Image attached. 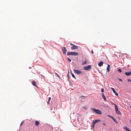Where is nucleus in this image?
I'll return each mask as SVG.
<instances>
[{
    "mask_svg": "<svg viewBox=\"0 0 131 131\" xmlns=\"http://www.w3.org/2000/svg\"><path fill=\"white\" fill-rule=\"evenodd\" d=\"M91 52L92 53V54H93V50H92L91 51Z\"/></svg>",
    "mask_w": 131,
    "mask_h": 131,
    "instance_id": "obj_31",
    "label": "nucleus"
},
{
    "mask_svg": "<svg viewBox=\"0 0 131 131\" xmlns=\"http://www.w3.org/2000/svg\"><path fill=\"white\" fill-rule=\"evenodd\" d=\"M103 125L104 126H105L106 125V124L104 123L103 124Z\"/></svg>",
    "mask_w": 131,
    "mask_h": 131,
    "instance_id": "obj_32",
    "label": "nucleus"
},
{
    "mask_svg": "<svg viewBox=\"0 0 131 131\" xmlns=\"http://www.w3.org/2000/svg\"><path fill=\"white\" fill-rule=\"evenodd\" d=\"M130 106H131V105Z\"/></svg>",
    "mask_w": 131,
    "mask_h": 131,
    "instance_id": "obj_40",
    "label": "nucleus"
},
{
    "mask_svg": "<svg viewBox=\"0 0 131 131\" xmlns=\"http://www.w3.org/2000/svg\"><path fill=\"white\" fill-rule=\"evenodd\" d=\"M86 61H85L82 63V64L83 65H84L85 64H86Z\"/></svg>",
    "mask_w": 131,
    "mask_h": 131,
    "instance_id": "obj_18",
    "label": "nucleus"
},
{
    "mask_svg": "<svg viewBox=\"0 0 131 131\" xmlns=\"http://www.w3.org/2000/svg\"><path fill=\"white\" fill-rule=\"evenodd\" d=\"M113 104L115 106V107L117 106L116 104Z\"/></svg>",
    "mask_w": 131,
    "mask_h": 131,
    "instance_id": "obj_30",
    "label": "nucleus"
},
{
    "mask_svg": "<svg viewBox=\"0 0 131 131\" xmlns=\"http://www.w3.org/2000/svg\"><path fill=\"white\" fill-rule=\"evenodd\" d=\"M95 124L93 123L92 126V127L93 128V129L94 128V126L95 125Z\"/></svg>",
    "mask_w": 131,
    "mask_h": 131,
    "instance_id": "obj_22",
    "label": "nucleus"
},
{
    "mask_svg": "<svg viewBox=\"0 0 131 131\" xmlns=\"http://www.w3.org/2000/svg\"><path fill=\"white\" fill-rule=\"evenodd\" d=\"M83 96H81V97H83Z\"/></svg>",
    "mask_w": 131,
    "mask_h": 131,
    "instance_id": "obj_39",
    "label": "nucleus"
},
{
    "mask_svg": "<svg viewBox=\"0 0 131 131\" xmlns=\"http://www.w3.org/2000/svg\"><path fill=\"white\" fill-rule=\"evenodd\" d=\"M22 123H23V122H22L21 123V124H20V125H21L22 124Z\"/></svg>",
    "mask_w": 131,
    "mask_h": 131,
    "instance_id": "obj_34",
    "label": "nucleus"
},
{
    "mask_svg": "<svg viewBox=\"0 0 131 131\" xmlns=\"http://www.w3.org/2000/svg\"><path fill=\"white\" fill-rule=\"evenodd\" d=\"M107 116H108V117L111 118L112 119L113 117L112 116L110 115H107Z\"/></svg>",
    "mask_w": 131,
    "mask_h": 131,
    "instance_id": "obj_19",
    "label": "nucleus"
},
{
    "mask_svg": "<svg viewBox=\"0 0 131 131\" xmlns=\"http://www.w3.org/2000/svg\"><path fill=\"white\" fill-rule=\"evenodd\" d=\"M110 65L109 64L107 65V71L108 72H109L110 71Z\"/></svg>",
    "mask_w": 131,
    "mask_h": 131,
    "instance_id": "obj_13",
    "label": "nucleus"
},
{
    "mask_svg": "<svg viewBox=\"0 0 131 131\" xmlns=\"http://www.w3.org/2000/svg\"><path fill=\"white\" fill-rule=\"evenodd\" d=\"M39 122L38 121H36L35 122V125L36 126H38L39 124Z\"/></svg>",
    "mask_w": 131,
    "mask_h": 131,
    "instance_id": "obj_15",
    "label": "nucleus"
},
{
    "mask_svg": "<svg viewBox=\"0 0 131 131\" xmlns=\"http://www.w3.org/2000/svg\"><path fill=\"white\" fill-rule=\"evenodd\" d=\"M103 64V62L102 61H100L98 63V65L100 67Z\"/></svg>",
    "mask_w": 131,
    "mask_h": 131,
    "instance_id": "obj_10",
    "label": "nucleus"
},
{
    "mask_svg": "<svg viewBox=\"0 0 131 131\" xmlns=\"http://www.w3.org/2000/svg\"><path fill=\"white\" fill-rule=\"evenodd\" d=\"M119 80L120 81H122V80L121 79H119Z\"/></svg>",
    "mask_w": 131,
    "mask_h": 131,
    "instance_id": "obj_29",
    "label": "nucleus"
},
{
    "mask_svg": "<svg viewBox=\"0 0 131 131\" xmlns=\"http://www.w3.org/2000/svg\"><path fill=\"white\" fill-rule=\"evenodd\" d=\"M72 77H73L75 79H76V78H75V76L73 74H72Z\"/></svg>",
    "mask_w": 131,
    "mask_h": 131,
    "instance_id": "obj_20",
    "label": "nucleus"
},
{
    "mask_svg": "<svg viewBox=\"0 0 131 131\" xmlns=\"http://www.w3.org/2000/svg\"><path fill=\"white\" fill-rule=\"evenodd\" d=\"M62 48L63 53L66 54L67 50H66V47H62Z\"/></svg>",
    "mask_w": 131,
    "mask_h": 131,
    "instance_id": "obj_6",
    "label": "nucleus"
},
{
    "mask_svg": "<svg viewBox=\"0 0 131 131\" xmlns=\"http://www.w3.org/2000/svg\"><path fill=\"white\" fill-rule=\"evenodd\" d=\"M70 45H71L72 46L71 47V49L72 50L77 49L78 48V46H76L72 43H70Z\"/></svg>",
    "mask_w": 131,
    "mask_h": 131,
    "instance_id": "obj_3",
    "label": "nucleus"
},
{
    "mask_svg": "<svg viewBox=\"0 0 131 131\" xmlns=\"http://www.w3.org/2000/svg\"><path fill=\"white\" fill-rule=\"evenodd\" d=\"M67 54L68 55H71L74 56H77L78 54V53L77 52H67Z\"/></svg>",
    "mask_w": 131,
    "mask_h": 131,
    "instance_id": "obj_1",
    "label": "nucleus"
},
{
    "mask_svg": "<svg viewBox=\"0 0 131 131\" xmlns=\"http://www.w3.org/2000/svg\"><path fill=\"white\" fill-rule=\"evenodd\" d=\"M100 121V120H98V119L95 120L93 122V123L94 124H95L96 123L99 122Z\"/></svg>",
    "mask_w": 131,
    "mask_h": 131,
    "instance_id": "obj_9",
    "label": "nucleus"
},
{
    "mask_svg": "<svg viewBox=\"0 0 131 131\" xmlns=\"http://www.w3.org/2000/svg\"><path fill=\"white\" fill-rule=\"evenodd\" d=\"M74 71L75 73H76L77 75H79L81 73V72L80 71L78 70L74 69Z\"/></svg>",
    "mask_w": 131,
    "mask_h": 131,
    "instance_id": "obj_5",
    "label": "nucleus"
},
{
    "mask_svg": "<svg viewBox=\"0 0 131 131\" xmlns=\"http://www.w3.org/2000/svg\"><path fill=\"white\" fill-rule=\"evenodd\" d=\"M130 107V108H131V107Z\"/></svg>",
    "mask_w": 131,
    "mask_h": 131,
    "instance_id": "obj_41",
    "label": "nucleus"
},
{
    "mask_svg": "<svg viewBox=\"0 0 131 131\" xmlns=\"http://www.w3.org/2000/svg\"><path fill=\"white\" fill-rule=\"evenodd\" d=\"M116 123H117L118 122L113 117V118L112 119Z\"/></svg>",
    "mask_w": 131,
    "mask_h": 131,
    "instance_id": "obj_17",
    "label": "nucleus"
},
{
    "mask_svg": "<svg viewBox=\"0 0 131 131\" xmlns=\"http://www.w3.org/2000/svg\"><path fill=\"white\" fill-rule=\"evenodd\" d=\"M84 109H86V108H85V107H84Z\"/></svg>",
    "mask_w": 131,
    "mask_h": 131,
    "instance_id": "obj_37",
    "label": "nucleus"
},
{
    "mask_svg": "<svg viewBox=\"0 0 131 131\" xmlns=\"http://www.w3.org/2000/svg\"><path fill=\"white\" fill-rule=\"evenodd\" d=\"M91 109L97 114L100 115L102 114L101 112L99 110H96L94 108H91Z\"/></svg>",
    "mask_w": 131,
    "mask_h": 131,
    "instance_id": "obj_2",
    "label": "nucleus"
},
{
    "mask_svg": "<svg viewBox=\"0 0 131 131\" xmlns=\"http://www.w3.org/2000/svg\"><path fill=\"white\" fill-rule=\"evenodd\" d=\"M111 89H112V90L113 91H114V90H115L113 88H111Z\"/></svg>",
    "mask_w": 131,
    "mask_h": 131,
    "instance_id": "obj_27",
    "label": "nucleus"
},
{
    "mask_svg": "<svg viewBox=\"0 0 131 131\" xmlns=\"http://www.w3.org/2000/svg\"><path fill=\"white\" fill-rule=\"evenodd\" d=\"M55 74H56V75H57V76L59 78H60V76H59L58 75V74H57V73H55Z\"/></svg>",
    "mask_w": 131,
    "mask_h": 131,
    "instance_id": "obj_23",
    "label": "nucleus"
},
{
    "mask_svg": "<svg viewBox=\"0 0 131 131\" xmlns=\"http://www.w3.org/2000/svg\"><path fill=\"white\" fill-rule=\"evenodd\" d=\"M102 97L104 99V100L106 101V98L105 96L104 95V94L102 93Z\"/></svg>",
    "mask_w": 131,
    "mask_h": 131,
    "instance_id": "obj_14",
    "label": "nucleus"
},
{
    "mask_svg": "<svg viewBox=\"0 0 131 131\" xmlns=\"http://www.w3.org/2000/svg\"><path fill=\"white\" fill-rule=\"evenodd\" d=\"M41 75V76L42 77H44V76H43L42 75Z\"/></svg>",
    "mask_w": 131,
    "mask_h": 131,
    "instance_id": "obj_35",
    "label": "nucleus"
},
{
    "mask_svg": "<svg viewBox=\"0 0 131 131\" xmlns=\"http://www.w3.org/2000/svg\"><path fill=\"white\" fill-rule=\"evenodd\" d=\"M91 68V66L90 65H88L87 66H85L84 67V69L86 70H88Z\"/></svg>",
    "mask_w": 131,
    "mask_h": 131,
    "instance_id": "obj_4",
    "label": "nucleus"
},
{
    "mask_svg": "<svg viewBox=\"0 0 131 131\" xmlns=\"http://www.w3.org/2000/svg\"><path fill=\"white\" fill-rule=\"evenodd\" d=\"M118 71L120 73H121L122 72L121 70L120 69H118Z\"/></svg>",
    "mask_w": 131,
    "mask_h": 131,
    "instance_id": "obj_21",
    "label": "nucleus"
},
{
    "mask_svg": "<svg viewBox=\"0 0 131 131\" xmlns=\"http://www.w3.org/2000/svg\"><path fill=\"white\" fill-rule=\"evenodd\" d=\"M68 61L69 62H70L71 61V60L69 58H68Z\"/></svg>",
    "mask_w": 131,
    "mask_h": 131,
    "instance_id": "obj_24",
    "label": "nucleus"
},
{
    "mask_svg": "<svg viewBox=\"0 0 131 131\" xmlns=\"http://www.w3.org/2000/svg\"><path fill=\"white\" fill-rule=\"evenodd\" d=\"M70 73H71V75L72 74H73L71 70L70 71Z\"/></svg>",
    "mask_w": 131,
    "mask_h": 131,
    "instance_id": "obj_33",
    "label": "nucleus"
},
{
    "mask_svg": "<svg viewBox=\"0 0 131 131\" xmlns=\"http://www.w3.org/2000/svg\"><path fill=\"white\" fill-rule=\"evenodd\" d=\"M115 109L117 114L119 115L121 114V112L118 110L117 107H115Z\"/></svg>",
    "mask_w": 131,
    "mask_h": 131,
    "instance_id": "obj_7",
    "label": "nucleus"
},
{
    "mask_svg": "<svg viewBox=\"0 0 131 131\" xmlns=\"http://www.w3.org/2000/svg\"><path fill=\"white\" fill-rule=\"evenodd\" d=\"M50 99H51V97H49V98L48 100V102H47L48 103H49V102L50 101Z\"/></svg>",
    "mask_w": 131,
    "mask_h": 131,
    "instance_id": "obj_26",
    "label": "nucleus"
},
{
    "mask_svg": "<svg viewBox=\"0 0 131 131\" xmlns=\"http://www.w3.org/2000/svg\"><path fill=\"white\" fill-rule=\"evenodd\" d=\"M127 80L128 82H130L131 81V80L130 79H128Z\"/></svg>",
    "mask_w": 131,
    "mask_h": 131,
    "instance_id": "obj_28",
    "label": "nucleus"
},
{
    "mask_svg": "<svg viewBox=\"0 0 131 131\" xmlns=\"http://www.w3.org/2000/svg\"><path fill=\"white\" fill-rule=\"evenodd\" d=\"M114 55H115L117 57V55H116V54H114Z\"/></svg>",
    "mask_w": 131,
    "mask_h": 131,
    "instance_id": "obj_36",
    "label": "nucleus"
},
{
    "mask_svg": "<svg viewBox=\"0 0 131 131\" xmlns=\"http://www.w3.org/2000/svg\"><path fill=\"white\" fill-rule=\"evenodd\" d=\"M101 91L102 93L104 92V89L103 88H102L101 89Z\"/></svg>",
    "mask_w": 131,
    "mask_h": 131,
    "instance_id": "obj_25",
    "label": "nucleus"
},
{
    "mask_svg": "<svg viewBox=\"0 0 131 131\" xmlns=\"http://www.w3.org/2000/svg\"><path fill=\"white\" fill-rule=\"evenodd\" d=\"M67 77H69V75H68Z\"/></svg>",
    "mask_w": 131,
    "mask_h": 131,
    "instance_id": "obj_38",
    "label": "nucleus"
},
{
    "mask_svg": "<svg viewBox=\"0 0 131 131\" xmlns=\"http://www.w3.org/2000/svg\"><path fill=\"white\" fill-rule=\"evenodd\" d=\"M113 93L115 94L117 96H118V94L117 93L116 91H115V90H114V91H113Z\"/></svg>",
    "mask_w": 131,
    "mask_h": 131,
    "instance_id": "obj_16",
    "label": "nucleus"
},
{
    "mask_svg": "<svg viewBox=\"0 0 131 131\" xmlns=\"http://www.w3.org/2000/svg\"><path fill=\"white\" fill-rule=\"evenodd\" d=\"M124 129L126 131H131L128 128L126 127H124Z\"/></svg>",
    "mask_w": 131,
    "mask_h": 131,
    "instance_id": "obj_12",
    "label": "nucleus"
},
{
    "mask_svg": "<svg viewBox=\"0 0 131 131\" xmlns=\"http://www.w3.org/2000/svg\"><path fill=\"white\" fill-rule=\"evenodd\" d=\"M125 74L127 76H129L131 74V71L129 72H126L125 73Z\"/></svg>",
    "mask_w": 131,
    "mask_h": 131,
    "instance_id": "obj_8",
    "label": "nucleus"
},
{
    "mask_svg": "<svg viewBox=\"0 0 131 131\" xmlns=\"http://www.w3.org/2000/svg\"><path fill=\"white\" fill-rule=\"evenodd\" d=\"M32 85H34L36 87H37V85L35 81H33L32 82Z\"/></svg>",
    "mask_w": 131,
    "mask_h": 131,
    "instance_id": "obj_11",
    "label": "nucleus"
}]
</instances>
